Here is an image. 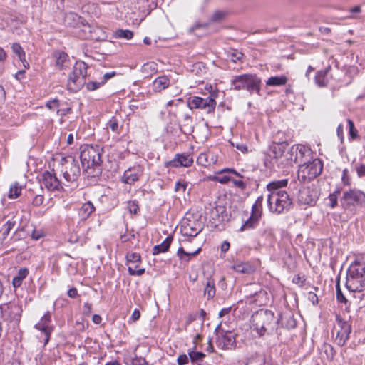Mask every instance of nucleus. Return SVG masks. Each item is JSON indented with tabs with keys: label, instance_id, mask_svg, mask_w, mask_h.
<instances>
[{
	"label": "nucleus",
	"instance_id": "de8ad7c7",
	"mask_svg": "<svg viewBox=\"0 0 365 365\" xmlns=\"http://www.w3.org/2000/svg\"><path fill=\"white\" fill-rule=\"evenodd\" d=\"M128 263L138 264L140 262V256L138 253H130L126 256Z\"/></svg>",
	"mask_w": 365,
	"mask_h": 365
},
{
	"label": "nucleus",
	"instance_id": "a878e982",
	"mask_svg": "<svg viewBox=\"0 0 365 365\" xmlns=\"http://www.w3.org/2000/svg\"><path fill=\"white\" fill-rule=\"evenodd\" d=\"M232 268L239 273L250 274L255 271L254 267L249 262H236Z\"/></svg>",
	"mask_w": 365,
	"mask_h": 365
},
{
	"label": "nucleus",
	"instance_id": "2eb2a0df",
	"mask_svg": "<svg viewBox=\"0 0 365 365\" xmlns=\"http://www.w3.org/2000/svg\"><path fill=\"white\" fill-rule=\"evenodd\" d=\"M203 229L202 222L198 220L184 219L180 225V232L186 237H195Z\"/></svg>",
	"mask_w": 365,
	"mask_h": 365
},
{
	"label": "nucleus",
	"instance_id": "c756f323",
	"mask_svg": "<svg viewBox=\"0 0 365 365\" xmlns=\"http://www.w3.org/2000/svg\"><path fill=\"white\" fill-rule=\"evenodd\" d=\"M330 69L331 66H328V67L324 70L317 72L315 76V82L319 86L324 87L327 85L328 79L327 76Z\"/></svg>",
	"mask_w": 365,
	"mask_h": 365
},
{
	"label": "nucleus",
	"instance_id": "9d476101",
	"mask_svg": "<svg viewBox=\"0 0 365 365\" xmlns=\"http://www.w3.org/2000/svg\"><path fill=\"white\" fill-rule=\"evenodd\" d=\"M39 182L42 189L46 188L50 192H61L63 190V185L64 183L60 181L56 173L53 172H44L39 179Z\"/></svg>",
	"mask_w": 365,
	"mask_h": 365
},
{
	"label": "nucleus",
	"instance_id": "6e6552de",
	"mask_svg": "<svg viewBox=\"0 0 365 365\" xmlns=\"http://www.w3.org/2000/svg\"><path fill=\"white\" fill-rule=\"evenodd\" d=\"M322 168L323 165L318 158L300 164L297 173L298 178L303 182L312 180L321 173Z\"/></svg>",
	"mask_w": 365,
	"mask_h": 365
},
{
	"label": "nucleus",
	"instance_id": "a211bd4d",
	"mask_svg": "<svg viewBox=\"0 0 365 365\" xmlns=\"http://www.w3.org/2000/svg\"><path fill=\"white\" fill-rule=\"evenodd\" d=\"M143 173V168L140 165H136L128 168L122 175L120 180L125 184L132 185L139 180Z\"/></svg>",
	"mask_w": 365,
	"mask_h": 365
},
{
	"label": "nucleus",
	"instance_id": "bb28decb",
	"mask_svg": "<svg viewBox=\"0 0 365 365\" xmlns=\"http://www.w3.org/2000/svg\"><path fill=\"white\" fill-rule=\"evenodd\" d=\"M283 150L282 149L280 145L275 144L270 147L267 157L265 158L264 164L267 167H268V157L272 159H278L283 155Z\"/></svg>",
	"mask_w": 365,
	"mask_h": 365
},
{
	"label": "nucleus",
	"instance_id": "bf43d9fd",
	"mask_svg": "<svg viewBox=\"0 0 365 365\" xmlns=\"http://www.w3.org/2000/svg\"><path fill=\"white\" fill-rule=\"evenodd\" d=\"M46 107L50 109V110H52V109H54V108H58L59 107V101L58 99L55 98L53 100H51V101H49L47 103H46Z\"/></svg>",
	"mask_w": 365,
	"mask_h": 365
},
{
	"label": "nucleus",
	"instance_id": "6ab92c4d",
	"mask_svg": "<svg viewBox=\"0 0 365 365\" xmlns=\"http://www.w3.org/2000/svg\"><path fill=\"white\" fill-rule=\"evenodd\" d=\"M193 163V158L190 154L187 153H181L176 154L175 158L165 163L166 167H174L178 168L180 166L182 167H190Z\"/></svg>",
	"mask_w": 365,
	"mask_h": 365
},
{
	"label": "nucleus",
	"instance_id": "72a5a7b5",
	"mask_svg": "<svg viewBox=\"0 0 365 365\" xmlns=\"http://www.w3.org/2000/svg\"><path fill=\"white\" fill-rule=\"evenodd\" d=\"M188 356L190 359V361L192 364H196L197 365H202V362L206 355L201 351H189Z\"/></svg>",
	"mask_w": 365,
	"mask_h": 365
},
{
	"label": "nucleus",
	"instance_id": "052dcab7",
	"mask_svg": "<svg viewBox=\"0 0 365 365\" xmlns=\"http://www.w3.org/2000/svg\"><path fill=\"white\" fill-rule=\"evenodd\" d=\"M356 171L358 177L363 178L365 177V165L360 164L356 168Z\"/></svg>",
	"mask_w": 365,
	"mask_h": 365
},
{
	"label": "nucleus",
	"instance_id": "8fccbe9b",
	"mask_svg": "<svg viewBox=\"0 0 365 365\" xmlns=\"http://www.w3.org/2000/svg\"><path fill=\"white\" fill-rule=\"evenodd\" d=\"M107 128H110L112 131L118 132V123L116 118H112L107 123Z\"/></svg>",
	"mask_w": 365,
	"mask_h": 365
},
{
	"label": "nucleus",
	"instance_id": "f3484780",
	"mask_svg": "<svg viewBox=\"0 0 365 365\" xmlns=\"http://www.w3.org/2000/svg\"><path fill=\"white\" fill-rule=\"evenodd\" d=\"M217 346L221 349H232L235 347L236 334L232 331L222 330L217 333Z\"/></svg>",
	"mask_w": 365,
	"mask_h": 365
},
{
	"label": "nucleus",
	"instance_id": "680f3d73",
	"mask_svg": "<svg viewBox=\"0 0 365 365\" xmlns=\"http://www.w3.org/2000/svg\"><path fill=\"white\" fill-rule=\"evenodd\" d=\"M225 16V13L220 11H217L213 13L212 20L217 21L221 20Z\"/></svg>",
	"mask_w": 365,
	"mask_h": 365
},
{
	"label": "nucleus",
	"instance_id": "338daca9",
	"mask_svg": "<svg viewBox=\"0 0 365 365\" xmlns=\"http://www.w3.org/2000/svg\"><path fill=\"white\" fill-rule=\"evenodd\" d=\"M116 75L115 71H111V72H107L103 76V80L101 81L102 83L104 84L108 80L113 78Z\"/></svg>",
	"mask_w": 365,
	"mask_h": 365
},
{
	"label": "nucleus",
	"instance_id": "09e8293b",
	"mask_svg": "<svg viewBox=\"0 0 365 365\" xmlns=\"http://www.w3.org/2000/svg\"><path fill=\"white\" fill-rule=\"evenodd\" d=\"M341 181L344 185L349 186L351 185V178L347 168L344 169L342 171Z\"/></svg>",
	"mask_w": 365,
	"mask_h": 365
},
{
	"label": "nucleus",
	"instance_id": "4be33fe9",
	"mask_svg": "<svg viewBox=\"0 0 365 365\" xmlns=\"http://www.w3.org/2000/svg\"><path fill=\"white\" fill-rule=\"evenodd\" d=\"M278 321V324H280L282 327L288 329H294L297 326V322L294 315L290 312L280 314Z\"/></svg>",
	"mask_w": 365,
	"mask_h": 365
},
{
	"label": "nucleus",
	"instance_id": "6e6d98bb",
	"mask_svg": "<svg viewBox=\"0 0 365 365\" xmlns=\"http://www.w3.org/2000/svg\"><path fill=\"white\" fill-rule=\"evenodd\" d=\"M336 299L339 302H346V299L341 292L339 283L337 282L336 285Z\"/></svg>",
	"mask_w": 365,
	"mask_h": 365
},
{
	"label": "nucleus",
	"instance_id": "a18cd8bd",
	"mask_svg": "<svg viewBox=\"0 0 365 365\" xmlns=\"http://www.w3.org/2000/svg\"><path fill=\"white\" fill-rule=\"evenodd\" d=\"M265 358L264 356L257 355L250 359L245 365H264Z\"/></svg>",
	"mask_w": 365,
	"mask_h": 365
},
{
	"label": "nucleus",
	"instance_id": "69168bd1",
	"mask_svg": "<svg viewBox=\"0 0 365 365\" xmlns=\"http://www.w3.org/2000/svg\"><path fill=\"white\" fill-rule=\"evenodd\" d=\"M308 299L314 305L318 303V297L317 294L312 292L308 293Z\"/></svg>",
	"mask_w": 365,
	"mask_h": 365
},
{
	"label": "nucleus",
	"instance_id": "f257e3e1",
	"mask_svg": "<svg viewBox=\"0 0 365 365\" xmlns=\"http://www.w3.org/2000/svg\"><path fill=\"white\" fill-rule=\"evenodd\" d=\"M288 180L283 179L269 182L267 187L270 192L267 197V203L272 212L280 214L289 210L292 205V200L288 193L280 190L287 185Z\"/></svg>",
	"mask_w": 365,
	"mask_h": 365
},
{
	"label": "nucleus",
	"instance_id": "f8f14e48",
	"mask_svg": "<svg viewBox=\"0 0 365 365\" xmlns=\"http://www.w3.org/2000/svg\"><path fill=\"white\" fill-rule=\"evenodd\" d=\"M334 329L336 331L335 341L339 346H342L349 338V334L351 331V326L348 321L337 316L336 324Z\"/></svg>",
	"mask_w": 365,
	"mask_h": 365
},
{
	"label": "nucleus",
	"instance_id": "dca6fc26",
	"mask_svg": "<svg viewBox=\"0 0 365 365\" xmlns=\"http://www.w3.org/2000/svg\"><path fill=\"white\" fill-rule=\"evenodd\" d=\"M21 317V308L17 304H13L0 307V318L5 321L16 323L20 321Z\"/></svg>",
	"mask_w": 365,
	"mask_h": 365
},
{
	"label": "nucleus",
	"instance_id": "2f4dec72",
	"mask_svg": "<svg viewBox=\"0 0 365 365\" xmlns=\"http://www.w3.org/2000/svg\"><path fill=\"white\" fill-rule=\"evenodd\" d=\"M29 270L27 268H21L17 274L14 277L12 284L14 287H19L21 285L23 280L27 277Z\"/></svg>",
	"mask_w": 365,
	"mask_h": 365
},
{
	"label": "nucleus",
	"instance_id": "ddd939ff",
	"mask_svg": "<svg viewBox=\"0 0 365 365\" xmlns=\"http://www.w3.org/2000/svg\"><path fill=\"white\" fill-rule=\"evenodd\" d=\"M290 154L292 156L294 155V160L299 165L304 164V163H309L310 160H314L312 156V150L303 145H293L290 148ZM292 160V157H291Z\"/></svg>",
	"mask_w": 365,
	"mask_h": 365
},
{
	"label": "nucleus",
	"instance_id": "9b49d317",
	"mask_svg": "<svg viewBox=\"0 0 365 365\" xmlns=\"http://www.w3.org/2000/svg\"><path fill=\"white\" fill-rule=\"evenodd\" d=\"M341 202L344 207L362 206L365 205V193L356 189H351L344 192Z\"/></svg>",
	"mask_w": 365,
	"mask_h": 365
},
{
	"label": "nucleus",
	"instance_id": "3c124183",
	"mask_svg": "<svg viewBox=\"0 0 365 365\" xmlns=\"http://www.w3.org/2000/svg\"><path fill=\"white\" fill-rule=\"evenodd\" d=\"M339 192L340 191L338 190L330 194L329 196V205L332 208L335 207L337 205V197Z\"/></svg>",
	"mask_w": 365,
	"mask_h": 365
},
{
	"label": "nucleus",
	"instance_id": "7ed1b4c3",
	"mask_svg": "<svg viewBox=\"0 0 365 365\" xmlns=\"http://www.w3.org/2000/svg\"><path fill=\"white\" fill-rule=\"evenodd\" d=\"M103 148L99 145H84L81 148L80 158L83 168L87 170L93 169V175L101 173V155Z\"/></svg>",
	"mask_w": 365,
	"mask_h": 365
},
{
	"label": "nucleus",
	"instance_id": "ea45409f",
	"mask_svg": "<svg viewBox=\"0 0 365 365\" xmlns=\"http://www.w3.org/2000/svg\"><path fill=\"white\" fill-rule=\"evenodd\" d=\"M115 36L118 38H125L130 40L133 37V33L128 29H118L115 32Z\"/></svg>",
	"mask_w": 365,
	"mask_h": 365
},
{
	"label": "nucleus",
	"instance_id": "7c9ffc66",
	"mask_svg": "<svg viewBox=\"0 0 365 365\" xmlns=\"http://www.w3.org/2000/svg\"><path fill=\"white\" fill-rule=\"evenodd\" d=\"M288 78L285 76H271L266 81V85L269 86H284L287 83Z\"/></svg>",
	"mask_w": 365,
	"mask_h": 365
},
{
	"label": "nucleus",
	"instance_id": "c85d7f7f",
	"mask_svg": "<svg viewBox=\"0 0 365 365\" xmlns=\"http://www.w3.org/2000/svg\"><path fill=\"white\" fill-rule=\"evenodd\" d=\"M85 38H89L96 41H103L106 38V35L103 30L98 27L94 26L92 30V33L90 35H86Z\"/></svg>",
	"mask_w": 365,
	"mask_h": 365
},
{
	"label": "nucleus",
	"instance_id": "c03bdc74",
	"mask_svg": "<svg viewBox=\"0 0 365 365\" xmlns=\"http://www.w3.org/2000/svg\"><path fill=\"white\" fill-rule=\"evenodd\" d=\"M11 48H12L13 52L15 53L18 56V57L19 58V59L21 61H23V60L25 58V52L24 51L21 45L18 43H13Z\"/></svg>",
	"mask_w": 365,
	"mask_h": 365
},
{
	"label": "nucleus",
	"instance_id": "0e129e2a",
	"mask_svg": "<svg viewBox=\"0 0 365 365\" xmlns=\"http://www.w3.org/2000/svg\"><path fill=\"white\" fill-rule=\"evenodd\" d=\"M94 26H91L90 24H84L83 26L82 32L84 34L83 37L86 35H90L92 33L93 28Z\"/></svg>",
	"mask_w": 365,
	"mask_h": 365
},
{
	"label": "nucleus",
	"instance_id": "774afa93",
	"mask_svg": "<svg viewBox=\"0 0 365 365\" xmlns=\"http://www.w3.org/2000/svg\"><path fill=\"white\" fill-rule=\"evenodd\" d=\"M57 114L61 116L66 115L67 114L71 113V108L67 107L66 108L58 109L56 111Z\"/></svg>",
	"mask_w": 365,
	"mask_h": 365
},
{
	"label": "nucleus",
	"instance_id": "c9c22d12",
	"mask_svg": "<svg viewBox=\"0 0 365 365\" xmlns=\"http://www.w3.org/2000/svg\"><path fill=\"white\" fill-rule=\"evenodd\" d=\"M204 294L208 299H212L215 295V280L213 279H207Z\"/></svg>",
	"mask_w": 365,
	"mask_h": 365
},
{
	"label": "nucleus",
	"instance_id": "aec40b11",
	"mask_svg": "<svg viewBox=\"0 0 365 365\" xmlns=\"http://www.w3.org/2000/svg\"><path fill=\"white\" fill-rule=\"evenodd\" d=\"M51 314L47 312L41 319L39 322L35 325V328L41 331L45 335L44 344L46 345L50 339L53 328L49 325L51 322Z\"/></svg>",
	"mask_w": 365,
	"mask_h": 365
},
{
	"label": "nucleus",
	"instance_id": "58836bf2",
	"mask_svg": "<svg viewBox=\"0 0 365 365\" xmlns=\"http://www.w3.org/2000/svg\"><path fill=\"white\" fill-rule=\"evenodd\" d=\"M212 163V159H209V154L206 153H200L197 158V163L204 167L209 166Z\"/></svg>",
	"mask_w": 365,
	"mask_h": 365
},
{
	"label": "nucleus",
	"instance_id": "603ef678",
	"mask_svg": "<svg viewBox=\"0 0 365 365\" xmlns=\"http://www.w3.org/2000/svg\"><path fill=\"white\" fill-rule=\"evenodd\" d=\"M127 208L132 214H136L139 211V206L136 201H130L128 202Z\"/></svg>",
	"mask_w": 365,
	"mask_h": 365
},
{
	"label": "nucleus",
	"instance_id": "5701e85b",
	"mask_svg": "<svg viewBox=\"0 0 365 365\" xmlns=\"http://www.w3.org/2000/svg\"><path fill=\"white\" fill-rule=\"evenodd\" d=\"M170 85V79L166 76L157 78L153 83V89L155 92H160Z\"/></svg>",
	"mask_w": 365,
	"mask_h": 365
},
{
	"label": "nucleus",
	"instance_id": "4468645a",
	"mask_svg": "<svg viewBox=\"0 0 365 365\" xmlns=\"http://www.w3.org/2000/svg\"><path fill=\"white\" fill-rule=\"evenodd\" d=\"M262 197H259L256 202L252 205L251 215L250 217L247 220H245V222L240 227V232L253 229L258 225L259 219L261 218L262 216L261 205L258 204V202L259 201H262Z\"/></svg>",
	"mask_w": 365,
	"mask_h": 365
},
{
	"label": "nucleus",
	"instance_id": "cd10ccee",
	"mask_svg": "<svg viewBox=\"0 0 365 365\" xmlns=\"http://www.w3.org/2000/svg\"><path fill=\"white\" fill-rule=\"evenodd\" d=\"M173 240L172 235L168 236L165 240L160 245H155L153 250V255H156L160 252H167Z\"/></svg>",
	"mask_w": 365,
	"mask_h": 365
},
{
	"label": "nucleus",
	"instance_id": "37998d69",
	"mask_svg": "<svg viewBox=\"0 0 365 365\" xmlns=\"http://www.w3.org/2000/svg\"><path fill=\"white\" fill-rule=\"evenodd\" d=\"M138 267V264H133V266H128V273L130 275L141 276L143 274L145 273V269H139Z\"/></svg>",
	"mask_w": 365,
	"mask_h": 365
},
{
	"label": "nucleus",
	"instance_id": "b1692460",
	"mask_svg": "<svg viewBox=\"0 0 365 365\" xmlns=\"http://www.w3.org/2000/svg\"><path fill=\"white\" fill-rule=\"evenodd\" d=\"M95 211V207L90 201L83 204L78 210V215L82 220L88 219L91 215Z\"/></svg>",
	"mask_w": 365,
	"mask_h": 365
},
{
	"label": "nucleus",
	"instance_id": "a19ab883",
	"mask_svg": "<svg viewBox=\"0 0 365 365\" xmlns=\"http://www.w3.org/2000/svg\"><path fill=\"white\" fill-rule=\"evenodd\" d=\"M15 225L16 221L14 220H8L7 222L3 225L1 232L4 240L9 235L11 230L14 228Z\"/></svg>",
	"mask_w": 365,
	"mask_h": 365
},
{
	"label": "nucleus",
	"instance_id": "f704fd0d",
	"mask_svg": "<svg viewBox=\"0 0 365 365\" xmlns=\"http://www.w3.org/2000/svg\"><path fill=\"white\" fill-rule=\"evenodd\" d=\"M200 250H201V248L199 247L195 251L186 252L184 250L183 247H180L178 250L177 255L181 260L189 261L190 259V257L196 256L197 255L199 254Z\"/></svg>",
	"mask_w": 365,
	"mask_h": 365
},
{
	"label": "nucleus",
	"instance_id": "412c9836",
	"mask_svg": "<svg viewBox=\"0 0 365 365\" xmlns=\"http://www.w3.org/2000/svg\"><path fill=\"white\" fill-rule=\"evenodd\" d=\"M227 219L226 207L222 205H216L210 211V220L215 226Z\"/></svg>",
	"mask_w": 365,
	"mask_h": 365
},
{
	"label": "nucleus",
	"instance_id": "79ce46f5",
	"mask_svg": "<svg viewBox=\"0 0 365 365\" xmlns=\"http://www.w3.org/2000/svg\"><path fill=\"white\" fill-rule=\"evenodd\" d=\"M349 135L351 140H355L359 138L358 130L355 128L354 122L351 119H347Z\"/></svg>",
	"mask_w": 365,
	"mask_h": 365
},
{
	"label": "nucleus",
	"instance_id": "393cba45",
	"mask_svg": "<svg viewBox=\"0 0 365 365\" xmlns=\"http://www.w3.org/2000/svg\"><path fill=\"white\" fill-rule=\"evenodd\" d=\"M180 128L181 132L184 134H190L193 131L192 118L189 114L183 115Z\"/></svg>",
	"mask_w": 365,
	"mask_h": 365
},
{
	"label": "nucleus",
	"instance_id": "39448f33",
	"mask_svg": "<svg viewBox=\"0 0 365 365\" xmlns=\"http://www.w3.org/2000/svg\"><path fill=\"white\" fill-rule=\"evenodd\" d=\"M261 79L255 74H242L234 76L231 85L236 91L247 90L250 94H260Z\"/></svg>",
	"mask_w": 365,
	"mask_h": 365
},
{
	"label": "nucleus",
	"instance_id": "4d7b16f0",
	"mask_svg": "<svg viewBox=\"0 0 365 365\" xmlns=\"http://www.w3.org/2000/svg\"><path fill=\"white\" fill-rule=\"evenodd\" d=\"M43 200H44L43 195H37L34 198V200L32 201V204H33V205H34L36 207H38L43 204Z\"/></svg>",
	"mask_w": 365,
	"mask_h": 365
},
{
	"label": "nucleus",
	"instance_id": "20e7f679",
	"mask_svg": "<svg viewBox=\"0 0 365 365\" xmlns=\"http://www.w3.org/2000/svg\"><path fill=\"white\" fill-rule=\"evenodd\" d=\"M346 288L352 292H362L365 289V260L353 262L348 269Z\"/></svg>",
	"mask_w": 365,
	"mask_h": 365
},
{
	"label": "nucleus",
	"instance_id": "e2e57ef3",
	"mask_svg": "<svg viewBox=\"0 0 365 365\" xmlns=\"http://www.w3.org/2000/svg\"><path fill=\"white\" fill-rule=\"evenodd\" d=\"M92 311V305L90 303H85L83 307V314L89 316Z\"/></svg>",
	"mask_w": 365,
	"mask_h": 365
},
{
	"label": "nucleus",
	"instance_id": "f03ea898",
	"mask_svg": "<svg viewBox=\"0 0 365 365\" xmlns=\"http://www.w3.org/2000/svg\"><path fill=\"white\" fill-rule=\"evenodd\" d=\"M252 327L259 336L271 334L277 329L278 318L268 309H260L252 316Z\"/></svg>",
	"mask_w": 365,
	"mask_h": 365
},
{
	"label": "nucleus",
	"instance_id": "49530a36",
	"mask_svg": "<svg viewBox=\"0 0 365 365\" xmlns=\"http://www.w3.org/2000/svg\"><path fill=\"white\" fill-rule=\"evenodd\" d=\"M231 61L236 63L240 61L243 57V53L237 50H232L228 53Z\"/></svg>",
	"mask_w": 365,
	"mask_h": 365
},
{
	"label": "nucleus",
	"instance_id": "864d4df0",
	"mask_svg": "<svg viewBox=\"0 0 365 365\" xmlns=\"http://www.w3.org/2000/svg\"><path fill=\"white\" fill-rule=\"evenodd\" d=\"M187 182L178 181L175 183L174 190L176 192H185V191L187 188Z\"/></svg>",
	"mask_w": 365,
	"mask_h": 365
},
{
	"label": "nucleus",
	"instance_id": "423d86ee",
	"mask_svg": "<svg viewBox=\"0 0 365 365\" xmlns=\"http://www.w3.org/2000/svg\"><path fill=\"white\" fill-rule=\"evenodd\" d=\"M88 66L83 61H76L68 78V89L76 92L86 83Z\"/></svg>",
	"mask_w": 365,
	"mask_h": 365
},
{
	"label": "nucleus",
	"instance_id": "13d9d810",
	"mask_svg": "<svg viewBox=\"0 0 365 365\" xmlns=\"http://www.w3.org/2000/svg\"><path fill=\"white\" fill-rule=\"evenodd\" d=\"M189 358L186 354H181L177 359L178 365H185L189 362Z\"/></svg>",
	"mask_w": 365,
	"mask_h": 365
},
{
	"label": "nucleus",
	"instance_id": "4c0bfd02",
	"mask_svg": "<svg viewBox=\"0 0 365 365\" xmlns=\"http://www.w3.org/2000/svg\"><path fill=\"white\" fill-rule=\"evenodd\" d=\"M310 190L309 189H304L300 192V200L304 204L312 205L314 203L315 199L310 196Z\"/></svg>",
	"mask_w": 365,
	"mask_h": 365
},
{
	"label": "nucleus",
	"instance_id": "5fc2aeb1",
	"mask_svg": "<svg viewBox=\"0 0 365 365\" xmlns=\"http://www.w3.org/2000/svg\"><path fill=\"white\" fill-rule=\"evenodd\" d=\"M103 83L102 81L96 82V81H90L86 84V88L88 91H95L100 88Z\"/></svg>",
	"mask_w": 365,
	"mask_h": 365
},
{
	"label": "nucleus",
	"instance_id": "1a4fd4ad",
	"mask_svg": "<svg viewBox=\"0 0 365 365\" xmlns=\"http://www.w3.org/2000/svg\"><path fill=\"white\" fill-rule=\"evenodd\" d=\"M217 93H212L207 98H201L199 96H192L187 99V106L191 109H200L205 110L210 114L215 111L216 107L215 98Z\"/></svg>",
	"mask_w": 365,
	"mask_h": 365
},
{
	"label": "nucleus",
	"instance_id": "0eeeda50",
	"mask_svg": "<svg viewBox=\"0 0 365 365\" xmlns=\"http://www.w3.org/2000/svg\"><path fill=\"white\" fill-rule=\"evenodd\" d=\"M58 169L66 182H76L80 176L81 169L78 161L71 155L61 158Z\"/></svg>",
	"mask_w": 365,
	"mask_h": 365
},
{
	"label": "nucleus",
	"instance_id": "473e14b6",
	"mask_svg": "<svg viewBox=\"0 0 365 365\" xmlns=\"http://www.w3.org/2000/svg\"><path fill=\"white\" fill-rule=\"evenodd\" d=\"M56 66L60 69H64L68 67V56L63 52H57L55 53Z\"/></svg>",
	"mask_w": 365,
	"mask_h": 365
},
{
	"label": "nucleus",
	"instance_id": "e433bc0d",
	"mask_svg": "<svg viewBox=\"0 0 365 365\" xmlns=\"http://www.w3.org/2000/svg\"><path fill=\"white\" fill-rule=\"evenodd\" d=\"M22 187L18 182H14L11 185L8 197L11 199L17 198L21 192Z\"/></svg>",
	"mask_w": 365,
	"mask_h": 365
}]
</instances>
